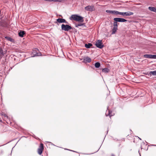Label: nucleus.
Here are the masks:
<instances>
[{
  "label": "nucleus",
  "mask_w": 156,
  "mask_h": 156,
  "mask_svg": "<svg viewBox=\"0 0 156 156\" xmlns=\"http://www.w3.org/2000/svg\"><path fill=\"white\" fill-rule=\"evenodd\" d=\"M83 17L76 15H73L70 18L71 20H74L77 21L83 22Z\"/></svg>",
  "instance_id": "nucleus-1"
},
{
  "label": "nucleus",
  "mask_w": 156,
  "mask_h": 156,
  "mask_svg": "<svg viewBox=\"0 0 156 156\" xmlns=\"http://www.w3.org/2000/svg\"><path fill=\"white\" fill-rule=\"evenodd\" d=\"M61 29L62 30L68 31L69 30H71L72 29V27L69 25H65L63 24L61 25Z\"/></svg>",
  "instance_id": "nucleus-2"
},
{
  "label": "nucleus",
  "mask_w": 156,
  "mask_h": 156,
  "mask_svg": "<svg viewBox=\"0 0 156 156\" xmlns=\"http://www.w3.org/2000/svg\"><path fill=\"white\" fill-rule=\"evenodd\" d=\"M32 57H34L36 56H40L41 55V53L40 52L38 49L35 48L33 50Z\"/></svg>",
  "instance_id": "nucleus-3"
},
{
  "label": "nucleus",
  "mask_w": 156,
  "mask_h": 156,
  "mask_svg": "<svg viewBox=\"0 0 156 156\" xmlns=\"http://www.w3.org/2000/svg\"><path fill=\"white\" fill-rule=\"evenodd\" d=\"M95 45L97 47L100 49L102 48L104 46L102 43V41L100 40H99L96 41Z\"/></svg>",
  "instance_id": "nucleus-4"
},
{
  "label": "nucleus",
  "mask_w": 156,
  "mask_h": 156,
  "mask_svg": "<svg viewBox=\"0 0 156 156\" xmlns=\"http://www.w3.org/2000/svg\"><path fill=\"white\" fill-rule=\"evenodd\" d=\"M44 150L43 144L42 143H41L40 144L39 148L38 149V153L41 155L43 151Z\"/></svg>",
  "instance_id": "nucleus-5"
},
{
  "label": "nucleus",
  "mask_w": 156,
  "mask_h": 156,
  "mask_svg": "<svg viewBox=\"0 0 156 156\" xmlns=\"http://www.w3.org/2000/svg\"><path fill=\"white\" fill-rule=\"evenodd\" d=\"M113 20L114 21L119 22H124L127 21L124 19L120 18H115Z\"/></svg>",
  "instance_id": "nucleus-6"
},
{
  "label": "nucleus",
  "mask_w": 156,
  "mask_h": 156,
  "mask_svg": "<svg viewBox=\"0 0 156 156\" xmlns=\"http://www.w3.org/2000/svg\"><path fill=\"white\" fill-rule=\"evenodd\" d=\"M145 58L156 59V55L145 54L143 56Z\"/></svg>",
  "instance_id": "nucleus-7"
},
{
  "label": "nucleus",
  "mask_w": 156,
  "mask_h": 156,
  "mask_svg": "<svg viewBox=\"0 0 156 156\" xmlns=\"http://www.w3.org/2000/svg\"><path fill=\"white\" fill-rule=\"evenodd\" d=\"M85 9L88 11H92L94 10V8L93 5H88L86 7Z\"/></svg>",
  "instance_id": "nucleus-8"
},
{
  "label": "nucleus",
  "mask_w": 156,
  "mask_h": 156,
  "mask_svg": "<svg viewBox=\"0 0 156 156\" xmlns=\"http://www.w3.org/2000/svg\"><path fill=\"white\" fill-rule=\"evenodd\" d=\"M57 22H56V23H67V22L66 20L63 19L62 18H58L56 20Z\"/></svg>",
  "instance_id": "nucleus-9"
},
{
  "label": "nucleus",
  "mask_w": 156,
  "mask_h": 156,
  "mask_svg": "<svg viewBox=\"0 0 156 156\" xmlns=\"http://www.w3.org/2000/svg\"><path fill=\"white\" fill-rule=\"evenodd\" d=\"M85 62H90L91 61V58L87 56L84 59Z\"/></svg>",
  "instance_id": "nucleus-10"
},
{
  "label": "nucleus",
  "mask_w": 156,
  "mask_h": 156,
  "mask_svg": "<svg viewBox=\"0 0 156 156\" xmlns=\"http://www.w3.org/2000/svg\"><path fill=\"white\" fill-rule=\"evenodd\" d=\"M5 54V52H4L2 48H0V59L2 58V56L4 55Z\"/></svg>",
  "instance_id": "nucleus-11"
},
{
  "label": "nucleus",
  "mask_w": 156,
  "mask_h": 156,
  "mask_svg": "<svg viewBox=\"0 0 156 156\" xmlns=\"http://www.w3.org/2000/svg\"><path fill=\"white\" fill-rule=\"evenodd\" d=\"M25 34V32L24 31H20L19 33V35L20 37H23L24 34Z\"/></svg>",
  "instance_id": "nucleus-12"
},
{
  "label": "nucleus",
  "mask_w": 156,
  "mask_h": 156,
  "mask_svg": "<svg viewBox=\"0 0 156 156\" xmlns=\"http://www.w3.org/2000/svg\"><path fill=\"white\" fill-rule=\"evenodd\" d=\"M148 9L151 11L156 12V8L153 7H149Z\"/></svg>",
  "instance_id": "nucleus-13"
},
{
  "label": "nucleus",
  "mask_w": 156,
  "mask_h": 156,
  "mask_svg": "<svg viewBox=\"0 0 156 156\" xmlns=\"http://www.w3.org/2000/svg\"><path fill=\"white\" fill-rule=\"evenodd\" d=\"M5 38L7 40L12 42H13L14 41V39H13L12 38L9 37H5Z\"/></svg>",
  "instance_id": "nucleus-14"
},
{
  "label": "nucleus",
  "mask_w": 156,
  "mask_h": 156,
  "mask_svg": "<svg viewBox=\"0 0 156 156\" xmlns=\"http://www.w3.org/2000/svg\"><path fill=\"white\" fill-rule=\"evenodd\" d=\"M107 110H108V114H107V110L106 113H105L106 116H107L108 115H109L110 116V117H111V116H112V115L111 114L112 112H110V111L109 110H108V107L107 108Z\"/></svg>",
  "instance_id": "nucleus-15"
},
{
  "label": "nucleus",
  "mask_w": 156,
  "mask_h": 156,
  "mask_svg": "<svg viewBox=\"0 0 156 156\" xmlns=\"http://www.w3.org/2000/svg\"><path fill=\"white\" fill-rule=\"evenodd\" d=\"M125 16H129L133 15V12L130 11L125 12Z\"/></svg>",
  "instance_id": "nucleus-16"
},
{
  "label": "nucleus",
  "mask_w": 156,
  "mask_h": 156,
  "mask_svg": "<svg viewBox=\"0 0 156 156\" xmlns=\"http://www.w3.org/2000/svg\"><path fill=\"white\" fill-rule=\"evenodd\" d=\"M92 45V44L91 43H88V44H85V47L87 48H90Z\"/></svg>",
  "instance_id": "nucleus-17"
},
{
  "label": "nucleus",
  "mask_w": 156,
  "mask_h": 156,
  "mask_svg": "<svg viewBox=\"0 0 156 156\" xmlns=\"http://www.w3.org/2000/svg\"><path fill=\"white\" fill-rule=\"evenodd\" d=\"M109 69L107 68H105L103 69L102 70V71L105 73H107L109 71Z\"/></svg>",
  "instance_id": "nucleus-18"
},
{
  "label": "nucleus",
  "mask_w": 156,
  "mask_h": 156,
  "mask_svg": "<svg viewBox=\"0 0 156 156\" xmlns=\"http://www.w3.org/2000/svg\"><path fill=\"white\" fill-rule=\"evenodd\" d=\"M117 30V28L116 27H114L112 30V34H114L115 33Z\"/></svg>",
  "instance_id": "nucleus-19"
},
{
  "label": "nucleus",
  "mask_w": 156,
  "mask_h": 156,
  "mask_svg": "<svg viewBox=\"0 0 156 156\" xmlns=\"http://www.w3.org/2000/svg\"><path fill=\"white\" fill-rule=\"evenodd\" d=\"M119 12L115 10H112V14L113 15H119Z\"/></svg>",
  "instance_id": "nucleus-20"
},
{
  "label": "nucleus",
  "mask_w": 156,
  "mask_h": 156,
  "mask_svg": "<svg viewBox=\"0 0 156 156\" xmlns=\"http://www.w3.org/2000/svg\"><path fill=\"white\" fill-rule=\"evenodd\" d=\"M149 74L151 75H153L154 76L156 75V70L152 71H151Z\"/></svg>",
  "instance_id": "nucleus-21"
},
{
  "label": "nucleus",
  "mask_w": 156,
  "mask_h": 156,
  "mask_svg": "<svg viewBox=\"0 0 156 156\" xmlns=\"http://www.w3.org/2000/svg\"><path fill=\"white\" fill-rule=\"evenodd\" d=\"M95 66L96 68H99L100 66V64L99 62H97L95 64Z\"/></svg>",
  "instance_id": "nucleus-22"
},
{
  "label": "nucleus",
  "mask_w": 156,
  "mask_h": 156,
  "mask_svg": "<svg viewBox=\"0 0 156 156\" xmlns=\"http://www.w3.org/2000/svg\"><path fill=\"white\" fill-rule=\"evenodd\" d=\"M117 22L115 21H114L113 23V26H114V27H116L117 28L118 27V24H117Z\"/></svg>",
  "instance_id": "nucleus-23"
},
{
  "label": "nucleus",
  "mask_w": 156,
  "mask_h": 156,
  "mask_svg": "<svg viewBox=\"0 0 156 156\" xmlns=\"http://www.w3.org/2000/svg\"><path fill=\"white\" fill-rule=\"evenodd\" d=\"M125 12H119V15H120L122 16H125Z\"/></svg>",
  "instance_id": "nucleus-24"
},
{
  "label": "nucleus",
  "mask_w": 156,
  "mask_h": 156,
  "mask_svg": "<svg viewBox=\"0 0 156 156\" xmlns=\"http://www.w3.org/2000/svg\"><path fill=\"white\" fill-rule=\"evenodd\" d=\"M83 25V23H79L76 25V27H78L79 26H82Z\"/></svg>",
  "instance_id": "nucleus-25"
},
{
  "label": "nucleus",
  "mask_w": 156,
  "mask_h": 156,
  "mask_svg": "<svg viewBox=\"0 0 156 156\" xmlns=\"http://www.w3.org/2000/svg\"><path fill=\"white\" fill-rule=\"evenodd\" d=\"M112 10H106V12L108 13L112 14Z\"/></svg>",
  "instance_id": "nucleus-26"
},
{
  "label": "nucleus",
  "mask_w": 156,
  "mask_h": 156,
  "mask_svg": "<svg viewBox=\"0 0 156 156\" xmlns=\"http://www.w3.org/2000/svg\"><path fill=\"white\" fill-rule=\"evenodd\" d=\"M65 1V0H58L57 2H64Z\"/></svg>",
  "instance_id": "nucleus-27"
},
{
  "label": "nucleus",
  "mask_w": 156,
  "mask_h": 156,
  "mask_svg": "<svg viewBox=\"0 0 156 156\" xmlns=\"http://www.w3.org/2000/svg\"><path fill=\"white\" fill-rule=\"evenodd\" d=\"M58 0H52V1H53L54 2H57Z\"/></svg>",
  "instance_id": "nucleus-28"
},
{
  "label": "nucleus",
  "mask_w": 156,
  "mask_h": 156,
  "mask_svg": "<svg viewBox=\"0 0 156 156\" xmlns=\"http://www.w3.org/2000/svg\"><path fill=\"white\" fill-rule=\"evenodd\" d=\"M111 156H115L114 155H112Z\"/></svg>",
  "instance_id": "nucleus-29"
}]
</instances>
